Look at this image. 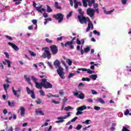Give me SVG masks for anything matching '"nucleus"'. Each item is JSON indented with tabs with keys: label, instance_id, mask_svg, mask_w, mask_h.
<instances>
[{
	"label": "nucleus",
	"instance_id": "nucleus-1",
	"mask_svg": "<svg viewBox=\"0 0 131 131\" xmlns=\"http://www.w3.org/2000/svg\"><path fill=\"white\" fill-rule=\"evenodd\" d=\"M42 51H44L42 55V58L46 59L47 58L48 60L51 59V52H50V49L48 47L43 48L42 49Z\"/></svg>",
	"mask_w": 131,
	"mask_h": 131
},
{
	"label": "nucleus",
	"instance_id": "nucleus-2",
	"mask_svg": "<svg viewBox=\"0 0 131 131\" xmlns=\"http://www.w3.org/2000/svg\"><path fill=\"white\" fill-rule=\"evenodd\" d=\"M67 115L64 116H60L57 118L58 121H55V123H63L65 120L64 119H67L68 117H70L71 116V113L68 112L67 113Z\"/></svg>",
	"mask_w": 131,
	"mask_h": 131
},
{
	"label": "nucleus",
	"instance_id": "nucleus-3",
	"mask_svg": "<svg viewBox=\"0 0 131 131\" xmlns=\"http://www.w3.org/2000/svg\"><path fill=\"white\" fill-rule=\"evenodd\" d=\"M78 19L81 24H86L89 21L90 18L83 16L78 15Z\"/></svg>",
	"mask_w": 131,
	"mask_h": 131
},
{
	"label": "nucleus",
	"instance_id": "nucleus-4",
	"mask_svg": "<svg viewBox=\"0 0 131 131\" xmlns=\"http://www.w3.org/2000/svg\"><path fill=\"white\" fill-rule=\"evenodd\" d=\"M73 95L78 99H80V100H84L85 98L84 94L81 91H73Z\"/></svg>",
	"mask_w": 131,
	"mask_h": 131
},
{
	"label": "nucleus",
	"instance_id": "nucleus-5",
	"mask_svg": "<svg viewBox=\"0 0 131 131\" xmlns=\"http://www.w3.org/2000/svg\"><path fill=\"white\" fill-rule=\"evenodd\" d=\"M82 3L84 8H88V6L92 7L96 3V1L95 0H82Z\"/></svg>",
	"mask_w": 131,
	"mask_h": 131
},
{
	"label": "nucleus",
	"instance_id": "nucleus-6",
	"mask_svg": "<svg viewBox=\"0 0 131 131\" xmlns=\"http://www.w3.org/2000/svg\"><path fill=\"white\" fill-rule=\"evenodd\" d=\"M42 84L44 89H52L53 88V85L51 83L47 82L46 79H42Z\"/></svg>",
	"mask_w": 131,
	"mask_h": 131
},
{
	"label": "nucleus",
	"instance_id": "nucleus-7",
	"mask_svg": "<svg viewBox=\"0 0 131 131\" xmlns=\"http://www.w3.org/2000/svg\"><path fill=\"white\" fill-rule=\"evenodd\" d=\"M32 80L34 81L37 89H38L39 90H41L42 89V79L41 80V83H38L37 82V80H38V79L33 76H32Z\"/></svg>",
	"mask_w": 131,
	"mask_h": 131
},
{
	"label": "nucleus",
	"instance_id": "nucleus-8",
	"mask_svg": "<svg viewBox=\"0 0 131 131\" xmlns=\"http://www.w3.org/2000/svg\"><path fill=\"white\" fill-rule=\"evenodd\" d=\"M86 109V106L83 105L82 106L78 107L77 108V113L76 114V115H82L83 114V112L81 111H83V110H85Z\"/></svg>",
	"mask_w": 131,
	"mask_h": 131
},
{
	"label": "nucleus",
	"instance_id": "nucleus-9",
	"mask_svg": "<svg viewBox=\"0 0 131 131\" xmlns=\"http://www.w3.org/2000/svg\"><path fill=\"white\" fill-rule=\"evenodd\" d=\"M57 72L61 79H64V78H65V73L63 71V68L57 69Z\"/></svg>",
	"mask_w": 131,
	"mask_h": 131
},
{
	"label": "nucleus",
	"instance_id": "nucleus-10",
	"mask_svg": "<svg viewBox=\"0 0 131 131\" xmlns=\"http://www.w3.org/2000/svg\"><path fill=\"white\" fill-rule=\"evenodd\" d=\"M12 93H13V95L15 96V97H16L17 99H19L20 98V94H21V89H18L17 90H15V89H14V87H12Z\"/></svg>",
	"mask_w": 131,
	"mask_h": 131
},
{
	"label": "nucleus",
	"instance_id": "nucleus-11",
	"mask_svg": "<svg viewBox=\"0 0 131 131\" xmlns=\"http://www.w3.org/2000/svg\"><path fill=\"white\" fill-rule=\"evenodd\" d=\"M63 17H64V15L61 13H57L56 15L53 16L54 18H55L56 20H58L59 23H61L63 21Z\"/></svg>",
	"mask_w": 131,
	"mask_h": 131
},
{
	"label": "nucleus",
	"instance_id": "nucleus-12",
	"mask_svg": "<svg viewBox=\"0 0 131 131\" xmlns=\"http://www.w3.org/2000/svg\"><path fill=\"white\" fill-rule=\"evenodd\" d=\"M86 14L92 18L95 16V10L92 8H89L86 10Z\"/></svg>",
	"mask_w": 131,
	"mask_h": 131
},
{
	"label": "nucleus",
	"instance_id": "nucleus-13",
	"mask_svg": "<svg viewBox=\"0 0 131 131\" xmlns=\"http://www.w3.org/2000/svg\"><path fill=\"white\" fill-rule=\"evenodd\" d=\"M27 93L28 95H31V97L32 99H35V95L34 94V91L33 90H31L29 88L27 87Z\"/></svg>",
	"mask_w": 131,
	"mask_h": 131
},
{
	"label": "nucleus",
	"instance_id": "nucleus-14",
	"mask_svg": "<svg viewBox=\"0 0 131 131\" xmlns=\"http://www.w3.org/2000/svg\"><path fill=\"white\" fill-rule=\"evenodd\" d=\"M51 51L53 55H56L58 53V48L55 45H52L50 47Z\"/></svg>",
	"mask_w": 131,
	"mask_h": 131
},
{
	"label": "nucleus",
	"instance_id": "nucleus-15",
	"mask_svg": "<svg viewBox=\"0 0 131 131\" xmlns=\"http://www.w3.org/2000/svg\"><path fill=\"white\" fill-rule=\"evenodd\" d=\"M90 29H92V30L94 29V25L93 24V23H92L91 20L88 21V27H87V29L86 30V32H89Z\"/></svg>",
	"mask_w": 131,
	"mask_h": 131
},
{
	"label": "nucleus",
	"instance_id": "nucleus-16",
	"mask_svg": "<svg viewBox=\"0 0 131 131\" xmlns=\"http://www.w3.org/2000/svg\"><path fill=\"white\" fill-rule=\"evenodd\" d=\"M8 43L9 46L11 47V48H12V49H13V50H14V51H19V48L18 47V46H17V45H16L11 42H9Z\"/></svg>",
	"mask_w": 131,
	"mask_h": 131
},
{
	"label": "nucleus",
	"instance_id": "nucleus-17",
	"mask_svg": "<svg viewBox=\"0 0 131 131\" xmlns=\"http://www.w3.org/2000/svg\"><path fill=\"white\" fill-rule=\"evenodd\" d=\"M54 65L55 67V68H58V69H59V68H62V67H61V63L60 61L58 60H56L54 62Z\"/></svg>",
	"mask_w": 131,
	"mask_h": 131
},
{
	"label": "nucleus",
	"instance_id": "nucleus-18",
	"mask_svg": "<svg viewBox=\"0 0 131 131\" xmlns=\"http://www.w3.org/2000/svg\"><path fill=\"white\" fill-rule=\"evenodd\" d=\"M42 8V5H40L39 6L36 7V10L38 12H39V13H42L43 12H46V9L45 8Z\"/></svg>",
	"mask_w": 131,
	"mask_h": 131
},
{
	"label": "nucleus",
	"instance_id": "nucleus-19",
	"mask_svg": "<svg viewBox=\"0 0 131 131\" xmlns=\"http://www.w3.org/2000/svg\"><path fill=\"white\" fill-rule=\"evenodd\" d=\"M19 111H20V116H24V115H25V108L24 107H23V106H20L19 107V110H18V112Z\"/></svg>",
	"mask_w": 131,
	"mask_h": 131
},
{
	"label": "nucleus",
	"instance_id": "nucleus-20",
	"mask_svg": "<svg viewBox=\"0 0 131 131\" xmlns=\"http://www.w3.org/2000/svg\"><path fill=\"white\" fill-rule=\"evenodd\" d=\"M74 3L75 9H77V8H78V6H79L80 7H81V6H82V4H81V2H77V0H74Z\"/></svg>",
	"mask_w": 131,
	"mask_h": 131
},
{
	"label": "nucleus",
	"instance_id": "nucleus-21",
	"mask_svg": "<svg viewBox=\"0 0 131 131\" xmlns=\"http://www.w3.org/2000/svg\"><path fill=\"white\" fill-rule=\"evenodd\" d=\"M36 115H45V113L40 108H38L35 110Z\"/></svg>",
	"mask_w": 131,
	"mask_h": 131
},
{
	"label": "nucleus",
	"instance_id": "nucleus-22",
	"mask_svg": "<svg viewBox=\"0 0 131 131\" xmlns=\"http://www.w3.org/2000/svg\"><path fill=\"white\" fill-rule=\"evenodd\" d=\"M113 12H114V9H113L108 11H106V10H104V13L106 15H111V14H112Z\"/></svg>",
	"mask_w": 131,
	"mask_h": 131
},
{
	"label": "nucleus",
	"instance_id": "nucleus-23",
	"mask_svg": "<svg viewBox=\"0 0 131 131\" xmlns=\"http://www.w3.org/2000/svg\"><path fill=\"white\" fill-rule=\"evenodd\" d=\"M3 86L6 93H7L8 89L10 88V85L9 84H4Z\"/></svg>",
	"mask_w": 131,
	"mask_h": 131
},
{
	"label": "nucleus",
	"instance_id": "nucleus-24",
	"mask_svg": "<svg viewBox=\"0 0 131 131\" xmlns=\"http://www.w3.org/2000/svg\"><path fill=\"white\" fill-rule=\"evenodd\" d=\"M90 77V78H92V79H93V80H96V79L98 78V76L97 75V74L91 75Z\"/></svg>",
	"mask_w": 131,
	"mask_h": 131
},
{
	"label": "nucleus",
	"instance_id": "nucleus-25",
	"mask_svg": "<svg viewBox=\"0 0 131 131\" xmlns=\"http://www.w3.org/2000/svg\"><path fill=\"white\" fill-rule=\"evenodd\" d=\"M55 8L56 9H57L58 10H61V6H59V3L58 2H55Z\"/></svg>",
	"mask_w": 131,
	"mask_h": 131
},
{
	"label": "nucleus",
	"instance_id": "nucleus-26",
	"mask_svg": "<svg viewBox=\"0 0 131 131\" xmlns=\"http://www.w3.org/2000/svg\"><path fill=\"white\" fill-rule=\"evenodd\" d=\"M73 109H74V108L70 106H67L64 108L65 111H69V110H73Z\"/></svg>",
	"mask_w": 131,
	"mask_h": 131
},
{
	"label": "nucleus",
	"instance_id": "nucleus-27",
	"mask_svg": "<svg viewBox=\"0 0 131 131\" xmlns=\"http://www.w3.org/2000/svg\"><path fill=\"white\" fill-rule=\"evenodd\" d=\"M24 77H25V79L26 80V81H28V83H29L30 84H31V82L30 78L28 77L27 75H25L24 76Z\"/></svg>",
	"mask_w": 131,
	"mask_h": 131
},
{
	"label": "nucleus",
	"instance_id": "nucleus-28",
	"mask_svg": "<svg viewBox=\"0 0 131 131\" xmlns=\"http://www.w3.org/2000/svg\"><path fill=\"white\" fill-rule=\"evenodd\" d=\"M97 102L101 103V104H105V101L101 98H97Z\"/></svg>",
	"mask_w": 131,
	"mask_h": 131
},
{
	"label": "nucleus",
	"instance_id": "nucleus-29",
	"mask_svg": "<svg viewBox=\"0 0 131 131\" xmlns=\"http://www.w3.org/2000/svg\"><path fill=\"white\" fill-rule=\"evenodd\" d=\"M47 7V12L48 13H52L53 12V10L52 8H51V7H50L49 5H46Z\"/></svg>",
	"mask_w": 131,
	"mask_h": 131
},
{
	"label": "nucleus",
	"instance_id": "nucleus-30",
	"mask_svg": "<svg viewBox=\"0 0 131 131\" xmlns=\"http://www.w3.org/2000/svg\"><path fill=\"white\" fill-rule=\"evenodd\" d=\"M8 105L10 107H15V102H10L8 101Z\"/></svg>",
	"mask_w": 131,
	"mask_h": 131
},
{
	"label": "nucleus",
	"instance_id": "nucleus-31",
	"mask_svg": "<svg viewBox=\"0 0 131 131\" xmlns=\"http://www.w3.org/2000/svg\"><path fill=\"white\" fill-rule=\"evenodd\" d=\"M78 12L79 14H80V16H83L84 12H83V11H82V9H81V8H79L78 10Z\"/></svg>",
	"mask_w": 131,
	"mask_h": 131
},
{
	"label": "nucleus",
	"instance_id": "nucleus-32",
	"mask_svg": "<svg viewBox=\"0 0 131 131\" xmlns=\"http://www.w3.org/2000/svg\"><path fill=\"white\" fill-rule=\"evenodd\" d=\"M66 62L68 63L69 66H71V65H72V60H71V59H67Z\"/></svg>",
	"mask_w": 131,
	"mask_h": 131
},
{
	"label": "nucleus",
	"instance_id": "nucleus-33",
	"mask_svg": "<svg viewBox=\"0 0 131 131\" xmlns=\"http://www.w3.org/2000/svg\"><path fill=\"white\" fill-rule=\"evenodd\" d=\"M71 45H73V41H68L65 43L64 46L67 47V46H71Z\"/></svg>",
	"mask_w": 131,
	"mask_h": 131
},
{
	"label": "nucleus",
	"instance_id": "nucleus-34",
	"mask_svg": "<svg viewBox=\"0 0 131 131\" xmlns=\"http://www.w3.org/2000/svg\"><path fill=\"white\" fill-rule=\"evenodd\" d=\"M82 127V125L81 124H78L76 129H77V130H80V129H81V128Z\"/></svg>",
	"mask_w": 131,
	"mask_h": 131
},
{
	"label": "nucleus",
	"instance_id": "nucleus-35",
	"mask_svg": "<svg viewBox=\"0 0 131 131\" xmlns=\"http://www.w3.org/2000/svg\"><path fill=\"white\" fill-rule=\"evenodd\" d=\"M82 81H91L90 78H82Z\"/></svg>",
	"mask_w": 131,
	"mask_h": 131
},
{
	"label": "nucleus",
	"instance_id": "nucleus-36",
	"mask_svg": "<svg viewBox=\"0 0 131 131\" xmlns=\"http://www.w3.org/2000/svg\"><path fill=\"white\" fill-rule=\"evenodd\" d=\"M90 121H91V120H86L84 122H82V124L88 125V124H90Z\"/></svg>",
	"mask_w": 131,
	"mask_h": 131
},
{
	"label": "nucleus",
	"instance_id": "nucleus-37",
	"mask_svg": "<svg viewBox=\"0 0 131 131\" xmlns=\"http://www.w3.org/2000/svg\"><path fill=\"white\" fill-rule=\"evenodd\" d=\"M90 51H91V47H87L86 48L84 49V52H85V53H88V52Z\"/></svg>",
	"mask_w": 131,
	"mask_h": 131
},
{
	"label": "nucleus",
	"instance_id": "nucleus-38",
	"mask_svg": "<svg viewBox=\"0 0 131 131\" xmlns=\"http://www.w3.org/2000/svg\"><path fill=\"white\" fill-rule=\"evenodd\" d=\"M72 14H73V12L72 11H71L69 14H68L67 15V19H69V18L72 16Z\"/></svg>",
	"mask_w": 131,
	"mask_h": 131
},
{
	"label": "nucleus",
	"instance_id": "nucleus-39",
	"mask_svg": "<svg viewBox=\"0 0 131 131\" xmlns=\"http://www.w3.org/2000/svg\"><path fill=\"white\" fill-rule=\"evenodd\" d=\"M78 71H82L83 72H86L88 71V69L84 68H80L78 69Z\"/></svg>",
	"mask_w": 131,
	"mask_h": 131
},
{
	"label": "nucleus",
	"instance_id": "nucleus-40",
	"mask_svg": "<svg viewBox=\"0 0 131 131\" xmlns=\"http://www.w3.org/2000/svg\"><path fill=\"white\" fill-rule=\"evenodd\" d=\"M29 54L30 55H31L32 57H35V56H36V54L34 53V52L31 51H29Z\"/></svg>",
	"mask_w": 131,
	"mask_h": 131
},
{
	"label": "nucleus",
	"instance_id": "nucleus-41",
	"mask_svg": "<svg viewBox=\"0 0 131 131\" xmlns=\"http://www.w3.org/2000/svg\"><path fill=\"white\" fill-rule=\"evenodd\" d=\"M46 42H47L48 43H53V40H50L49 38H46Z\"/></svg>",
	"mask_w": 131,
	"mask_h": 131
},
{
	"label": "nucleus",
	"instance_id": "nucleus-42",
	"mask_svg": "<svg viewBox=\"0 0 131 131\" xmlns=\"http://www.w3.org/2000/svg\"><path fill=\"white\" fill-rule=\"evenodd\" d=\"M39 92L40 94L41 95V96H44L45 95V92H43L42 89H41L40 90H39Z\"/></svg>",
	"mask_w": 131,
	"mask_h": 131
},
{
	"label": "nucleus",
	"instance_id": "nucleus-43",
	"mask_svg": "<svg viewBox=\"0 0 131 131\" xmlns=\"http://www.w3.org/2000/svg\"><path fill=\"white\" fill-rule=\"evenodd\" d=\"M5 61L7 63L8 67H9V68L11 67V61H10V60H8L7 59H5Z\"/></svg>",
	"mask_w": 131,
	"mask_h": 131
},
{
	"label": "nucleus",
	"instance_id": "nucleus-44",
	"mask_svg": "<svg viewBox=\"0 0 131 131\" xmlns=\"http://www.w3.org/2000/svg\"><path fill=\"white\" fill-rule=\"evenodd\" d=\"M77 119H78V117H75L72 120H71V122H74V121H76Z\"/></svg>",
	"mask_w": 131,
	"mask_h": 131
},
{
	"label": "nucleus",
	"instance_id": "nucleus-45",
	"mask_svg": "<svg viewBox=\"0 0 131 131\" xmlns=\"http://www.w3.org/2000/svg\"><path fill=\"white\" fill-rule=\"evenodd\" d=\"M47 64H48L50 68H51V69H54V68L53 67V66H52V63L50 62V61H48L47 62Z\"/></svg>",
	"mask_w": 131,
	"mask_h": 131
},
{
	"label": "nucleus",
	"instance_id": "nucleus-46",
	"mask_svg": "<svg viewBox=\"0 0 131 131\" xmlns=\"http://www.w3.org/2000/svg\"><path fill=\"white\" fill-rule=\"evenodd\" d=\"M32 23L34 25H36V24H37V20H36V19H33V20H32Z\"/></svg>",
	"mask_w": 131,
	"mask_h": 131
},
{
	"label": "nucleus",
	"instance_id": "nucleus-47",
	"mask_svg": "<svg viewBox=\"0 0 131 131\" xmlns=\"http://www.w3.org/2000/svg\"><path fill=\"white\" fill-rule=\"evenodd\" d=\"M51 101L54 104H60V101H56L54 99H52Z\"/></svg>",
	"mask_w": 131,
	"mask_h": 131
},
{
	"label": "nucleus",
	"instance_id": "nucleus-48",
	"mask_svg": "<svg viewBox=\"0 0 131 131\" xmlns=\"http://www.w3.org/2000/svg\"><path fill=\"white\" fill-rule=\"evenodd\" d=\"M5 37L7 38V39H9V40H13V38L10 36L6 35Z\"/></svg>",
	"mask_w": 131,
	"mask_h": 131
},
{
	"label": "nucleus",
	"instance_id": "nucleus-49",
	"mask_svg": "<svg viewBox=\"0 0 131 131\" xmlns=\"http://www.w3.org/2000/svg\"><path fill=\"white\" fill-rule=\"evenodd\" d=\"M75 75L74 73H70L68 76V78H71V77H73Z\"/></svg>",
	"mask_w": 131,
	"mask_h": 131
},
{
	"label": "nucleus",
	"instance_id": "nucleus-50",
	"mask_svg": "<svg viewBox=\"0 0 131 131\" xmlns=\"http://www.w3.org/2000/svg\"><path fill=\"white\" fill-rule=\"evenodd\" d=\"M94 109L95 110H96L97 111H98V110H100V109H101V107H100L99 106H95Z\"/></svg>",
	"mask_w": 131,
	"mask_h": 131
},
{
	"label": "nucleus",
	"instance_id": "nucleus-51",
	"mask_svg": "<svg viewBox=\"0 0 131 131\" xmlns=\"http://www.w3.org/2000/svg\"><path fill=\"white\" fill-rule=\"evenodd\" d=\"M68 101V99L66 97H64L63 99V103L65 104Z\"/></svg>",
	"mask_w": 131,
	"mask_h": 131
},
{
	"label": "nucleus",
	"instance_id": "nucleus-52",
	"mask_svg": "<svg viewBox=\"0 0 131 131\" xmlns=\"http://www.w3.org/2000/svg\"><path fill=\"white\" fill-rule=\"evenodd\" d=\"M81 86H84V84H83V83L82 82H81L79 84V85H78V88L79 89L81 88Z\"/></svg>",
	"mask_w": 131,
	"mask_h": 131
},
{
	"label": "nucleus",
	"instance_id": "nucleus-53",
	"mask_svg": "<svg viewBox=\"0 0 131 131\" xmlns=\"http://www.w3.org/2000/svg\"><path fill=\"white\" fill-rule=\"evenodd\" d=\"M93 33H94L95 34H97V35H98V36H100V33L99 32H97L96 30H94L93 31Z\"/></svg>",
	"mask_w": 131,
	"mask_h": 131
},
{
	"label": "nucleus",
	"instance_id": "nucleus-54",
	"mask_svg": "<svg viewBox=\"0 0 131 131\" xmlns=\"http://www.w3.org/2000/svg\"><path fill=\"white\" fill-rule=\"evenodd\" d=\"M86 72H87L88 73H89V74H92V73L94 72V71L91 70L90 69L87 70Z\"/></svg>",
	"mask_w": 131,
	"mask_h": 131
},
{
	"label": "nucleus",
	"instance_id": "nucleus-55",
	"mask_svg": "<svg viewBox=\"0 0 131 131\" xmlns=\"http://www.w3.org/2000/svg\"><path fill=\"white\" fill-rule=\"evenodd\" d=\"M91 92L93 95H97V94H98V92H97V91L93 90H92Z\"/></svg>",
	"mask_w": 131,
	"mask_h": 131
},
{
	"label": "nucleus",
	"instance_id": "nucleus-56",
	"mask_svg": "<svg viewBox=\"0 0 131 131\" xmlns=\"http://www.w3.org/2000/svg\"><path fill=\"white\" fill-rule=\"evenodd\" d=\"M4 54L5 55L6 57L8 59L10 58V55H9V53H8V52H4Z\"/></svg>",
	"mask_w": 131,
	"mask_h": 131
},
{
	"label": "nucleus",
	"instance_id": "nucleus-57",
	"mask_svg": "<svg viewBox=\"0 0 131 131\" xmlns=\"http://www.w3.org/2000/svg\"><path fill=\"white\" fill-rule=\"evenodd\" d=\"M126 3H127V0H122V5H126Z\"/></svg>",
	"mask_w": 131,
	"mask_h": 131
},
{
	"label": "nucleus",
	"instance_id": "nucleus-58",
	"mask_svg": "<svg viewBox=\"0 0 131 131\" xmlns=\"http://www.w3.org/2000/svg\"><path fill=\"white\" fill-rule=\"evenodd\" d=\"M118 117H122V116H123V114H122L121 112H120L118 114Z\"/></svg>",
	"mask_w": 131,
	"mask_h": 131
},
{
	"label": "nucleus",
	"instance_id": "nucleus-59",
	"mask_svg": "<svg viewBox=\"0 0 131 131\" xmlns=\"http://www.w3.org/2000/svg\"><path fill=\"white\" fill-rule=\"evenodd\" d=\"M87 102H88V103H93V102H94V100H93V99L91 98H89L87 99Z\"/></svg>",
	"mask_w": 131,
	"mask_h": 131
},
{
	"label": "nucleus",
	"instance_id": "nucleus-60",
	"mask_svg": "<svg viewBox=\"0 0 131 131\" xmlns=\"http://www.w3.org/2000/svg\"><path fill=\"white\" fill-rule=\"evenodd\" d=\"M129 114V111H128V110L127 109L124 113V115H128Z\"/></svg>",
	"mask_w": 131,
	"mask_h": 131
},
{
	"label": "nucleus",
	"instance_id": "nucleus-61",
	"mask_svg": "<svg viewBox=\"0 0 131 131\" xmlns=\"http://www.w3.org/2000/svg\"><path fill=\"white\" fill-rule=\"evenodd\" d=\"M47 97L48 98H52V97H53V95L51 93H49L47 95Z\"/></svg>",
	"mask_w": 131,
	"mask_h": 131
},
{
	"label": "nucleus",
	"instance_id": "nucleus-62",
	"mask_svg": "<svg viewBox=\"0 0 131 131\" xmlns=\"http://www.w3.org/2000/svg\"><path fill=\"white\" fill-rule=\"evenodd\" d=\"M52 126H50L49 129L47 130V129H45V131H51L52 130Z\"/></svg>",
	"mask_w": 131,
	"mask_h": 131
},
{
	"label": "nucleus",
	"instance_id": "nucleus-63",
	"mask_svg": "<svg viewBox=\"0 0 131 131\" xmlns=\"http://www.w3.org/2000/svg\"><path fill=\"white\" fill-rule=\"evenodd\" d=\"M3 113L5 115H6V114H7V113H8V111L7 110V109L4 110Z\"/></svg>",
	"mask_w": 131,
	"mask_h": 131
},
{
	"label": "nucleus",
	"instance_id": "nucleus-64",
	"mask_svg": "<svg viewBox=\"0 0 131 131\" xmlns=\"http://www.w3.org/2000/svg\"><path fill=\"white\" fill-rule=\"evenodd\" d=\"M13 127H10L9 128H8V131H13Z\"/></svg>",
	"mask_w": 131,
	"mask_h": 131
}]
</instances>
